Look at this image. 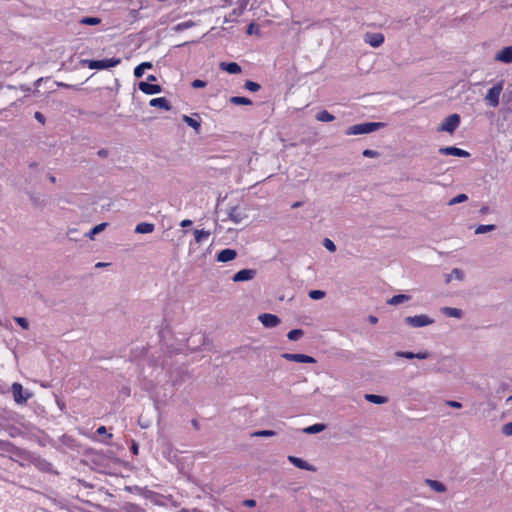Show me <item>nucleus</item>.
Instances as JSON below:
<instances>
[{
    "instance_id": "c9c22d12",
    "label": "nucleus",
    "mask_w": 512,
    "mask_h": 512,
    "mask_svg": "<svg viewBox=\"0 0 512 512\" xmlns=\"http://www.w3.org/2000/svg\"><path fill=\"white\" fill-rule=\"evenodd\" d=\"M496 226L493 225V224H488V225H479L476 229H475V234H484V233H488V232H491L493 230H495Z\"/></svg>"
},
{
    "instance_id": "a211bd4d",
    "label": "nucleus",
    "mask_w": 512,
    "mask_h": 512,
    "mask_svg": "<svg viewBox=\"0 0 512 512\" xmlns=\"http://www.w3.org/2000/svg\"><path fill=\"white\" fill-rule=\"evenodd\" d=\"M219 68L229 74H239L242 71L240 65L236 62H221Z\"/></svg>"
},
{
    "instance_id": "473e14b6",
    "label": "nucleus",
    "mask_w": 512,
    "mask_h": 512,
    "mask_svg": "<svg viewBox=\"0 0 512 512\" xmlns=\"http://www.w3.org/2000/svg\"><path fill=\"white\" fill-rule=\"evenodd\" d=\"M195 25V23L192 20L184 21L181 23H178L176 26H174V31L180 32L189 28H192Z\"/></svg>"
},
{
    "instance_id": "3c124183",
    "label": "nucleus",
    "mask_w": 512,
    "mask_h": 512,
    "mask_svg": "<svg viewBox=\"0 0 512 512\" xmlns=\"http://www.w3.org/2000/svg\"><path fill=\"white\" fill-rule=\"evenodd\" d=\"M243 506L252 508L256 506V501L253 499H246L242 502Z\"/></svg>"
},
{
    "instance_id": "72a5a7b5",
    "label": "nucleus",
    "mask_w": 512,
    "mask_h": 512,
    "mask_svg": "<svg viewBox=\"0 0 512 512\" xmlns=\"http://www.w3.org/2000/svg\"><path fill=\"white\" fill-rule=\"evenodd\" d=\"M107 225H108L107 223H100V224L96 225L94 228H92V229L87 233V236H88L89 238L93 239V238H94V236H95L96 234H98V233L102 232V231L106 228V226H107Z\"/></svg>"
},
{
    "instance_id": "dca6fc26",
    "label": "nucleus",
    "mask_w": 512,
    "mask_h": 512,
    "mask_svg": "<svg viewBox=\"0 0 512 512\" xmlns=\"http://www.w3.org/2000/svg\"><path fill=\"white\" fill-rule=\"evenodd\" d=\"M228 216H229V219L236 224L241 223L247 217L244 210L237 206L232 207L230 209Z\"/></svg>"
},
{
    "instance_id": "c03bdc74",
    "label": "nucleus",
    "mask_w": 512,
    "mask_h": 512,
    "mask_svg": "<svg viewBox=\"0 0 512 512\" xmlns=\"http://www.w3.org/2000/svg\"><path fill=\"white\" fill-rule=\"evenodd\" d=\"M14 320L23 329H28L29 328V323H28V320L26 318H24V317H15Z\"/></svg>"
},
{
    "instance_id": "cd10ccee",
    "label": "nucleus",
    "mask_w": 512,
    "mask_h": 512,
    "mask_svg": "<svg viewBox=\"0 0 512 512\" xmlns=\"http://www.w3.org/2000/svg\"><path fill=\"white\" fill-rule=\"evenodd\" d=\"M16 447L9 441L0 439V453H14Z\"/></svg>"
},
{
    "instance_id": "5fc2aeb1",
    "label": "nucleus",
    "mask_w": 512,
    "mask_h": 512,
    "mask_svg": "<svg viewBox=\"0 0 512 512\" xmlns=\"http://www.w3.org/2000/svg\"><path fill=\"white\" fill-rule=\"evenodd\" d=\"M192 225V221L190 219H184L180 222L181 227H188Z\"/></svg>"
},
{
    "instance_id": "f03ea898",
    "label": "nucleus",
    "mask_w": 512,
    "mask_h": 512,
    "mask_svg": "<svg viewBox=\"0 0 512 512\" xmlns=\"http://www.w3.org/2000/svg\"><path fill=\"white\" fill-rule=\"evenodd\" d=\"M504 83L499 81L486 93L484 100L486 104L492 108H496L499 105L500 95L503 91Z\"/></svg>"
},
{
    "instance_id": "69168bd1",
    "label": "nucleus",
    "mask_w": 512,
    "mask_h": 512,
    "mask_svg": "<svg viewBox=\"0 0 512 512\" xmlns=\"http://www.w3.org/2000/svg\"><path fill=\"white\" fill-rule=\"evenodd\" d=\"M512 401V395L508 397L507 402Z\"/></svg>"
},
{
    "instance_id": "1a4fd4ad",
    "label": "nucleus",
    "mask_w": 512,
    "mask_h": 512,
    "mask_svg": "<svg viewBox=\"0 0 512 512\" xmlns=\"http://www.w3.org/2000/svg\"><path fill=\"white\" fill-rule=\"evenodd\" d=\"M494 60L497 62H501L504 64H511L512 63V45L506 46L499 50L495 56Z\"/></svg>"
},
{
    "instance_id": "f704fd0d",
    "label": "nucleus",
    "mask_w": 512,
    "mask_h": 512,
    "mask_svg": "<svg viewBox=\"0 0 512 512\" xmlns=\"http://www.w3.org/2000/svg\"><path fill=\"white\" fill-rule=\"evenodd\" d=\"M304 332L302 329H293L288 332L287 337L291 341H297L303 336Z\"/></svg>"
},
{
    "instance_id": "13d9d810",
    "label": "nucleus",
    "mask_w": 512,
    "mask_h": 512,
    "mask_svg": "<svg viewBox=\"0 0 512 512\" xmlns=\"http://www.w3.org/2000/svg\"><path fill=\"white\" fill-rule=\"evenodd\" d=\"M147 80L150 82H155L157 79L154 75H148Z\"/></svg>"
},
{
    "instance_id": "ea45409f",
    "label": "nucleus",
    "mask_w": 512,
    "mask_h": 512,
    "mask_svg": "<svg viewBox=\"0 0 512 512\" xmlns=\"http://www.w3.org/2000/svg\"><path fill=\"white\" fill-rule=\"evenodd\" d=\"M244 87L251 92H257L260 89V85L251 80H247L244 84Z\"/></svg>"
},
{
    "instance_id": "79ce46f5",
    "label": "nucleus",
    "mask_w": 512,
    "mask_h": 512,
    "mask_svg": "<svg viewBox=\"0 0 512 512\" xmlns=\"http://www.w3.org/2000/svg\"><path fill=\"white\" fill-rule=\"evenodd\" d=\"M323 246L330 252H335L336 251V245L334 244V242L332 240H330L329 238H325L323 240Z\"/></svg>"
},
{
    "instance_id": "412c9836",
    "label": "nucleus",
    "mask_w": 512,
    "mask_h": 512,
    "mask_svg": "<svg viewBox=\"0 0 512 512\" xmlns=\"http://www.w3.org/2000/svg\"><path fill=\"white\" fill-rule=\"evenodd\" d=\"M154 224L148 223V222H141L136 225L135 227V233L138 234H149L154 231Z\"/></svg>"
},
{
    "instance_id": "052dcab7",
    "label": "nucleus",
    "mask_w": 512,
    "mask_h": 512,
    "mask_svg": "<svg viewBox=\"0 0 512 512\" xmlns=\"http://www.w3.org/2000/svg\"><path fill=\"white\" fill-rule=\"evenodd\" d=\"M41 81H42V78H39L38 80H36L35 86L38 87L40 85Z\"/></svg>"
},
{
    "instance_id": "603ef678",
    "label": "nucleus",
    "mask_w": 512,
    "mask_h": 512,
    "mask_svg": "<svg viewBox=\"0 0 512 512\" xmlns=\"http://www.w3.org/2000/svg\"><path fill=\"white\" fill-rule=\"evenodd\" d=\"M8 434L11 437H16V436H18L20 434V431L16 427H10L9 430H8Z\"/></svg>"
},
{
    "instance_id": "0e129e2a",
    "label": "nucleus",
    "mask_w": 512,
    "mask_h": 512,
    "mask_svg": "<svg viewBox=\"0 0 512 512\" xmlns=\"http://www.w3.org/2000/svg\"><path fill=\"white\" fill-rule=\"evenodd\" d=\"M49 179H50V181H51V182H53V183H55V181H56V178H55L54 176H50V177H49Z\"/></svg>"
},
{
    "instance_id": "774afa93",
    "label": "nucleus",
    "mask_w": 512,
    "mask_h": 512,
    "mask_svg": "<svg viewBox=\"0 0 512 512\" xmlns=\"http://www.w3.org/2000/svg\"><path fill=\"white\" fill-rule=\"evenodd\" d=\"M107 437H108V439H111L112 438V434H108Z\"/></svg>"
},
{
    "instance_id": "c756f323",
    "label": "nucleus",
    "mask_w": 512,
    "mask_h": 512,
    "mask_svg": "<svg viewBox=\"0 0 512 512\" xmlns=\"http://www.w3.org/2000/svg\"><path fill=\"white\" fill-rule=\"evenodd\" d=\"M325 429V425L322 423H317L311 426H308L303 429V432L306 434H317L322 432Z\"/></svg>"
},
{
    "instance_id": "864d4df0",
    "label": "nucleus",
    "mask_w": 512,
    "mask_h": 512,
    "mask_svg": "<svg viewBox=\"0 0 512 512\" xmlns=\"http://www.w3.org/2000/svg\"><path fill=\"white\" fill-rule=\"evenodd\" d=\"M254 29H255V24L254 23H250L247 27V30H246V33L248 35H252L254 33Z\"/></svg>"
},
{
    "instance_id": "6e6552de",
    "label": "nucleus",
    "mask_w": 512,
    "mask_h": 512,
    "mask_svg": "<svg viewBox=\"0 0 512 512\" xmlns=\"http://www.w3.org/2000/svg\"><path fill=\"white\" fill-rule=\"evenodd\" d=\"M282 358L297 363H316V359L305 354L283 353Z\"/></svg>"
},
{
    "instance_id": "bf43d9fd",
    "label": "nucleus",
    "mask_w": 512,
    "mask_h": 512,
    "mask_svg": "<svg viewBox=\"0 0 512 512\" xmlns=\"http://www.w3.org/2000/svg\"><path fill=\"white\" fill-rule=\"evenodd\" d=\"M98 154H99V156L104 157V156H106V155H107V151H105V150H100V151L98 152Z\"/></svg>"
},
{
    "instance_id": "423d86ee",
    "label": "nucleus",
    "mask_w": 512,
    "mask_h": 512,
    "mask_svg": "<svg viewBox=\"0 0 512 512\" xmlns=\"http://www.w3.org/2000/svg\"><path fill=\"white\" fill-rule=\"evenodd\" d=\"M11 391L14 401L19 405L25 404L31 397V394L28 391H24L23 386L17 382L12 384Z\"/></svg>"
},
{
    "instance_id": "ddd939ff",
    "label": "nucleus",
    "mask_w": 512,
    "mask_h": 512,
    "mask_svg": "<svg viewBox=\"0 0 512 512\" xmlns=\"http://www.w3.org/2000/svg\"><path fill=\"white\" fill-rule=\"evenodd\" d=\"M439 153H441L443 155H451V156H457V157H463V158L470 156L469 152H467L463 149L454 147V146L442 147L439 149Z\"/></svg>"
},
{
    "instance_id": "5701e85b",
    "label": "nucleus",
    "mask_w": 512,
    "mask_h": 512,
    "mask_svg": "<svg viewBox=\"0 0 512 512\" xmlns=\"http://www.w3.org/2000/svg\"><path fill=\"white\" fill-rule=\"evenodd\" d=\"M193 234H194L195 243L200 244V243L206 241L210 237L211 232L208 230H204V229H201V230L195 229L193 231Z\"/></svg>"
},
{
    "instance_id": "6e6d98bb",
    "label": "nucleus",
    "mask_w": 512,
    "mask_h": 512,
    "mask_svg": "<svg viewBox=\"0 0 512 512\" xmlns=\"http://www.w3.org/2000/svg\"><path fill=\"white\" fill-rule=\"evenodd\" d=\"M97 434L99 435H106L107 434V430H106V427L105 426H100L98 429H97Z\"/></svg>"
},
{
    "instance_id": "2eb2a0df",
    "label": "nucleus",
    "mask_w": 512,
    "mask_h": 512,
    "mask_svg": "<svg viewBox=\"0 0 512 512\" xmlns=\"http://www.w3.org/2000/svg\"><path fill=\"white\" fill-rule=\"evenodd\" d=\"M138 87L143 93H145L147 95L158 94L162 91V87L160 85L151 84V83L144 82V81L140 82Z\"/></svg>"
},
{
    "instance_id": "f8f14e48",
    "label": "nucleus",
    "mask_w": 512,
    "mask_h": 512,
    "mask_svg": "<svg viewBox=\"0 0 512 512\" xmlns=\"http://www.w3.org/2000/svg\"><path fill=\"white\" fill-rule=\"evenodd\" d=\"M256 273L254 269H242L235 273L232 279L234 282L249 281L256 276Z\"/></svg>"
},
{
    "instance_id": "393cba45",
    "label": "nucleus",
    "mask_w": 512,
    "mask_h": 512,
    "mask_svg": "<svg viewBox=\"0 0 512 512\" xmlns=\"http://www.w3.org/2000/svg\"><path fill=\"white\" fill-rule=\"evenodd\" d=\"M411 297L407 294H397L387 300V304L389 305H398L403 302L409 301Z\"/></svg>"
},
{
    "instance_id": "de8ad7c7",
    "label": "nucleus",
    "mask_w": 512,
    "mask_h": 512,
    "mask_svg": "<svg viewBox=\"0 0 512 512\" xmlns=\"http://www.w3.org/2000/svg\"><path fill=\"white\" fill-rule=\"evenodd\" d=\"M191 86L193 88H203L206 86V82L203 81V80H200V79H195L192 83H191Z\"/></svg>"
},
{
    "instance_id": "4d7b16f0",
    "label": "nucleus",
    "mask_w": 512,
    "mask_h": 512,
    "mask_svg": "<svg viewBox=\"0 0 512 512\" xmlns=\"http://www.w3.org/2000/svg\"><path fill=\"white\" fill-rule=\"evenodd\" d=\"M369 321H370V323H372V324H376V323L378 322V318H377V317H375V316H370V317H369Z\"/></svg>"
},
{
    "instance_id": "680f3d73",
    "label": "nucleus",
    "mask_w": 512,
    "mask_h": 512,
    "mask_svg": "<svg viewBox=\"0 0 512 512\" xmlns=\"http://www.w3.org/2000/svg\"><path fill=\"white\" fill-rule=\"evenodd\" d=\"M300 205H301V204H300V202H296V203H294V204L292 205V208H297V207H299Z\"/></svg>"
},
{
    "instance_id": "6ab92c4d",
    "label": "nucleus",
    "mask_w": 512,
    "mask_h": 512,
    "mask_svg": "<svg viewBox=\"0 0 512 512\" xmlns=\"http://www.w3.org/2000/svg\"><path fill=\"white\" fill-rule=\"evenodd\" d=\"M149 105L151 107H158L166 111L171 109V105L165 97L153 98L150 100Z\"/></svg>"
},
{
    "instance_id": "4468645a",
    "label": "nucleus",
    "mask_w": 512,
    "mask_h": 512,
    "mask_svg": "<svg viewBox=\"0 0 512 512\" xmlns=\"http://www.w3.org/2000/svg\"><path fill=\"white\" fill-rule=\"evenodd\" d=\"M288 461L293 464L295 467L299 468V469H303V470H307V471H312V472H315L316 471V467L309 464L307 461L299 458V457H296V456H288Z\"/></svg>"
},
{
    "instance_id": "58836bf2",
    "label": "nucleus",
    "mask_w": 512,
    "mask_h": 512,
    "mask_svg": "<svg viewBox=\"0 0 512 512\" xmlns=\"http://www.w3.org/2000/svg\"><path fill=\"white\" fill-rule=\"evenodd\" d=\"M308 295L313 300H320L325 297V292L322 290H311Z\"/></svg>"
},
{
    "instance_id": "9d476101",
    "label": "nucleus",
    "mask_w": 512,
    "mask_h": 512,
    "mask_svg": "<svg viewBox=\"0 0 512 512\" xmlns=\"http://www.w3.org/2000/svg\"><path fill=\"white\" fill-rule=\"evenodd\" d=\"M258 319L266 328H274L280 323V319L276 315L270 313L260 314Z\"/></svg>"
},
{
    "instance_id": "e2e57ef3",
    "label": "nucleus",
    "mask_w": 512,
    "mask_h": 512,
    "mask_svg": "<svg viewBox=\"0 0 512 512\" xmlns=\"http://www.w3.org/2000/svg\"><path fill=\"white\" fill-rule=\"evenodd\" d=\"M105 265H106L105 263H101V262H99V263H97V264H96V267H103V266H105Z\"/></svg>"
},
{
    "instance_id": "20e7f679",
    "label": "nucleus",
    "mask_w": 512,
    "mask_h": 512,
    "mask_svg": "<svg viewBox=\"0 0 512 512\" xmlns=\"http://www.w3.org/2000/svg\"><path fill=\"white\" fill-rule=\"evenodd\" d=\"M85 63L90 69L103 70L117 66L120 63V59L108 58L102 60H86Z\"/></svg>"
},
{
    "instance_id": "e433bc0d",
    "label": "nucleus",
    "mask_w": 512,
    "mask_h": 512,
    "mask_svg": "<svg viewBox=\"0 0 512 512\" xmlns=\"http://www.w3.org/2000/svg\"><path fill=\"white\" fill-rule=\"evenodd\" d=\"M101 22V20L97 17H84L80 19L79 23L83 25H98Z\"/></svg>"
},
{
    "instance_id": "8fccbe9b",
    "label": "nucleus",
    "mask_w": 512,
    "mask_h": 512,
    "mask_svg": "<svg viewBox=\"0 0 512 512\" xmlns=\"http://www.w3.org/2000/svg\"><path fill=\"white\" fill-rule=\"evenodd\" d=\"M34 118L41 124H44L46 119L45 116L41 112H35Z\"/></svg>"
},
{
    "instance_id": "c85d7f7f",
    "label": "nucleus",
    "mask_w": 512,
    "mask_h": 512,
    "mask_svg": "<svg viewBox=\"0 0 512 512\" xmlns=\"http://www.w3.org/2000/svg\"><path fill=\"white\" fill-rule=\"evenodd\" d=\"M316 120L320 122H331L335 119V117L329 113L327 110H322L318 112L315 116Z\"/></svg>"
},
{
    "instance_id": "9b49d317",
    "label": "nucleus",
    "mask_w": 512,
    "mask_h": 512,
    "mask_svg": "<svg viewBox=\"0 0 512 512\" xmlns=\"http://www.w3.org/2000/svg\"><path fill=\"white\" fill-rule=\"evenodd\" d=\"M430 356L428 351H420L417 353L410 351H397L395 352V357L398 358H406V359H427Z\"/></svg>"
},
{
    "instance_id": "7ed1b4c3",
    "label": "nucleus",
    "mask_w": 512,
    "mask_h": 512,
    "mask_svg": "<svg viewBox=\"0 0 512 512\" xmlns=\"http://www.w3.org/2000/svg\"><path fill=\"white\" fill-rule=\"evenodd\" d=\"M404 322L410 327L421 328L432 325L434 323V319L428 315L420 314L415 316H407L405 317Z\"/></svg>"
},
{
    "instance_id": "0eeeda50",
    "label": "nucleus",
    "mask_w": 512,
    "mask_h": 512,
    "mask_svg": "<svg viewBox=\"0 0 512 512\" xmlns=\"http://www.w3.org/2000/svg\"><path fill=\"white\" fill-rule=\"evenodd\" d=\"M363 40L371 47L378 48L384 43L385 37L382 33L366 32L363 35Z\"/></svg>"
},
{
    "instance_id": "f3484780",
    "label": "nucleus",
    "mask_w": 512,
    "mask_h": 512,
    "mask_svg": "<svg viewBox=\"0 0 512 512\" xmlns=\"http://www.w3.org/2000/svg\"><path fill=\"white\" fill-rule=\"evenodd\" d=\"M236 257H237L236 250L230 249V248H226V249L221 250L217 254V261L218 262H222V263H226V262L234 260Z\"/></svg>"
},
{
    "instance_id": "4c0bfd02",
    "label": "nucleus",
    "mask_w": 512,
    "mask_h": 512,
    "mask_svg": "<svg viewBox=\"0 0 512 512\" xmlns=\"http://www.w3.org/2000/svg\"><path fill=\"white\" fill-rule=\"evenodd\" d=\"M468 200V196L466 194H459L452 199L449 200L448 205L453 206L459 203H463Z\"/></svg>"
},
{
    "instance_id": "2f4dec72",
    "label": "nucleus",
    "mask_w": 512,
    "mask_h": 512,
    "mask_svg": "<svg viewBox=\"0 0 512 512\" xmlns=\"http://www.w3.org/2000/svg\"><path fill=\"white\" fill-rule=\"evenodd\" d=\"M230 102L234 105H251L252 101L249 98L241 96H233L230 98Z\"/></svg>"
},
{
    "instance_id": "7c9ffc66",
    "label": "nucleus",
    "mask_w": 512,
    "mask_h": 512,
    "mask_svg": "<svg viewBox=\"0 0 512 512\" xmlns=\"http://www.w3.org/2000/svg\"><path fill=\"white\" fill-rule=\"evenodd\" d=\"M183 121L190 127H192L193 129H195L197 132L199 131L200 129V121L199 120H196L190 116H187V115H183Z\"/></svg>"
},
{
    "instance_id": "a18cd8bd",
    "label": "nucleus",
    "mask_w": 512,
    "mask_h": 512,
    "mask_svg": "<svg viewBox=\"0 0 512 512\" xmlns=\"http://www.w3.org/2000/svg\"><path fill=\"white\" fill-rule=\"evenodd\" d=\"M502 433L505 436H512V421L502 426Z\"/></svg>"
},
{
    "instance_id": "f257e3e1",
    "label": "nucleus",
    "mask_w": 512,
    "mask_h": 512,
    "mask_svg": "<svg viewBox=\"0 0 512 512\" xmlns=\"http://www.w3.org/2000/svg\"><path fill=\"white\" fill-rule=\"evenodd\" d=\"M384 123L382 122H366L360 123L353 126H350L346 129V135H361V134H369L378 129L384 127Z\"/></svg>"
},
{
    "instance_id": "bb28decb",
    "label": "nucleus",
    "mask_w": 512,
    "mask_h": 512,
    "mask_svg": "<svg viewBox=\"0 0 512 512\" xmlns=\"http://www.w3.org/2000/svg\"><path fill=\"white\" fill-rule=\"evenodd\" d=\"M153 67L151 62H143L135 67L134 76L136 78H141L145 72V69H151Z\"/></svg>"
},
{
    "instance_id": "37998d69",
    "label": "nucleus",
    "mask_w": 512,
    "mask_h": 512,
    "mask_svg": "<svg viewBox=\"0 0 512 512\" xmlns=\"http://www.w3.org/2000/svg\"><path fill=\"white\" fill-rule=\"evenodd\" d=\"M240 13L241 12L238 9H233L232 12L229 13V15L224 18V22L228 23V22L233 21L234 19H236V17H238L240 15Z\"/></svg>"
},
{
    "instance_id": "b1692460",
    "label": "nucleus",
    "mask_w": 512,
    "mask_h": 512,
    "mask_svg": "<svg viewBox=\"0 0 512 512\" xmlns=\"http://www.w3.org/2000/svg\"><path fill=\"white\" fill-rule=\"evenodd\" d=\"M364 398L368 402L373 403V404H378V405L385 404L388 401L387 397L376 395V394H365Z\"/></svg>"
},
{
    "instance_id": "a878e982",
    "label": "nucleus",
    "mask_w": 512,
    "mask_h": 512,
    "mask_svg": "<svg viewBox=\"0 0 512 512\" xmlns=\"http://www.w3.org/2000/svg\"><path fill=\"white\" fill-rule=\"evenodd\" d=\"M425 483L436 492L442 493L446 491V486L437 480L426 479Z\"/></svg>"
},
{
    "instance_id": "a19ab883",
    "label": "nucleus",
    "mask_w": 512,
    "mask_h": 512,
    "mask_svg": "<svg viewBox=\"0 0 512 512\" xmlns=\"http://www.w3.org/2000/svg\"><path fill=\"white\" fill-rule=\"evenodd\" d=\"M276 433L272 430H259V431H256L252 434V436H255V437H272L274 436Z\"/></svg>"
},
{
    "instance_id": "09e8293b",
    "label": "nucleus",
    "mask_w": 512,
    "mask_h": 512,
    "mask_svg": "<svg viewBox=\"0 0 512 512\" xmlns=\"http://www.w3.org/2000/svg\"><path fill=\"white\" fill-rule=\"evenodd\" d=\"M446 405L452 407V408H456V409H459L462 407V404L458 401H454V400H448L446 401Z\"/></svg>"
},
{
    "instance_id": "4be33fe9",
    "label": "nucleus",
    "mask_w": 512,
    "mask_h": 512,
    "mask_svg": "<svg viewBox=\"0 0 512 512\" xmlns=\"http://www.w3.org/2000/svg\"><path fill=\"white\" fill-rule=\"evenodd\" d=\"M464 272L459 268H454L449 274L445 275V282L450 283L453 279L462 281L464 279Z\"/></svg>"
},
{
    "instance_id": "338daca9",
    "label": "nucleus",
    "mask_w": 512,
    "mask_h": 512,
    "mask_svg": "<svg viewBox=\"0 0 512 512\" xmlns=\"http://www.w3.org/2000/svg\"><path fill=\"white\" fill-rule=\"evenodd\" d=\"M134 453H137V447H133Z\"/></svg>"
},
{
    "instance_id": "aec40b11",
    "label": "nucleus",
    "mask_w": 512,
    "mask_h": 512,
    "mask_svg": "<svg viewBox=\"0 0 512 512\" xmlns=\"http://www.w3.org/2000/svg\"><path fill=\"white\" fill-rule=\"evenodd\" d=\"M441 313L447 317L460 319L463 317V311L459 308L454 307H442Z\"/></svg>"
},
{
    "instance_id": "39448f33",
    "label": "nucleus",
    "mask_w": 512,
    "mask_h": 512,
    "mask_svg": "<svg viewBox=\"0 0 512 512\" xmlns=\"http://www.w3.org/2000/svg\"><path fill=\"white\" fill-rule=\"evenodd\" d=\"M460 125V116L458 114H451L446 117L441 125L438 128V131L448 132L450 134L454 133V131Z\"/></svg>"
},
{
    "instance_id": "49530a36",
    "label": "nucleus",
    "mask_w": 512,
    "mask_h": 512,
    "mask_svg": "<svg viewBox=\"0 0 512 512\" xmlns=\"http://www.w3.org/2000/svg\"><path fill=\"white\" fill-rule=\"evenodd\" d=\"M362 154H363V156L368 157V158H375L379 155V153L377 151L371 150V149H365Z\"/></svg>"
}]
</instances>
